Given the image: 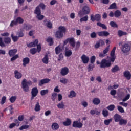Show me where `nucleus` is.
Returning a JSON list of instances; mask_svg holds the SVG:
<instances>
[{"mask_svg":"<svg viewBox=\"0 0 131 131\" xmlns=\"http://www.w3.org/2000/svg\"><path fill=\"white\" fill-rule=\"evenodd\" d=\"M115 51H116V47H114L111 51L110 59H104L101 60L100 65V68H106L111 66V62L113 63L115 61V59H116Z\"/></svg>","mask_w":131,"mask_h":131,"instance_id":"f257e3e1","label":"nucleus"},{"mask_svg":"<svg viewBox=\"0 0 131 131\" xmlns=\"http://www.w3.org/2000/svg\"><path fill=\"white\" fill-rule=\"evenodd\" d=\"M32 85V82L30 80L27 81L26 79H24L21 82V88L25 93L29 92V85Z\"/></svg>","mask_w":131,"mask_h":131,"instance_id":"f03ea898","label":"nucleus"},{"mask_svg":"<svg viewBox=\"0 0 131 131\" xmlns=\"http://www.w3.org/2000/svg\"><path fill=\"white\" fill-rule=\"evenodd\" d=\"M59 30L57 31L55 34V36L56 38L60 39V38H62L63 37V35H64V33L66 32V28L65 27H63L62 26L59 27Z\"/></svg>","mask_w":131,"mask_h":131,"instance_id":"7ed1b4c3","label":"nucleus"},{"mask_svg":"<svg viewBox=\"0 0 131 131\" xmlns=\"http://www.w3.org/2000/svg\"><path fill=\"white\" fill-rule=\"evenodd\" d=\"M34 14L36 15V19L39 20V21H41L45 18V15H41V10L39 7H36L34 10Z\"/></svg>","mask_w":131,"mask_h":131,"instance_id":"20e7f679","label":"nucleus"},{"mask_svg":"<svg viewBox=\"0 0 131 131\" xmlns=\"http://www.w3.org/2000/svg\"><path fill=\"white\" fill-rule=\"evenodd\" d=\"M69 43L70 46L72 48H75V39L73 37L68 38L63 41V46H66L67 43Z\"/></svg>","mask_w":131,"mask_h":131,"instance_id":"39448f33","label":"nucleus"},{"mask_svg":"<svg viewBox=\"0 0 131 131\" xmlns=\"http://www.w3.org/2000/svg\"><path fill=\"white\" fill-rule=\"evenodd\" d=\"M11 43V38L9 37H6L4 38V41H3V38L0 37V47L5 48L6 45H10Z\"/></svg>","mask_w":131,"mask_h":131,"instance_id":"423d86ee","label":"nucleus"},{"mask_svg":"<svg viewBox=\"0 0 131 131\" xmlns=\"http://www.w3.org/2000/svg\"><path fill=\"white\" fill-rule=\"evenodd\" d=\"M31 94V100L32 101V100L38 95V89H37V87H34L32 89Z\"/></svg>","mask_w":131,"mask_h":131,"instance_id":"0eeeda50","label":"nucleus"},{"mask_svg":"<svg viewBox=\"0 0 131 131\" xmlns=\"http://www.w3.org/2000/svg\"><path fill=\"white\" fill-rule=\"evenodd\" d=\"M90 7L88 6H83L82 9V12L79 13V15H80V17L82 16V15H88L90 14Z\"/></svg>","mask_w":131,"mask_h":131,"instance_id":"6e6552de","label":"nucleus"},{"mask_svg":"<svg viewBox=\"0 0 131 131\" xmlns=\"http://www.w3.org/2000/svg\"><path fill=\"white\" fill-rule=\"evenodd\" d=\"M121 51L124 54H127L130 51V46L128 43H125L122 45Z\"/></svg>","mask_w":131,"mask_h":131,"instance_id":"1a4fd4ad","label":"nucleus"},{"mask_svg":"<svg viewBox=\"0 0 131 131\" xmlns=\"http://www.w3.org/2000/svg\"><path fill=\"white\" fill-rule=\"evenodd\" d=\"M91 20L92 22H95V21L99 22V21H101V15L99 14H96L95 16L91 14Z\"/></svg>","mask_w":131,"mask_h":131,"instance_id":"9d476101","label":"nucleus"},{"mask_svg":"<svg viewBox=\"0 0 131 131\" xmlns=\"http://www.w3.org/2000/svg\"><path fill=\"white\" fill-rule=\"evenodd\" d=\"M72 126L77 128H81L83 126V124L78 121H74L73 122Z\"/></svg>","mask_w":131,"mask_h":131,"instance_id":"9b49d317","label":"nucleus"},{"mask_svg":"<svg viewBox=\"0 0 131 131\" xmlns=\"http://www.w3.org/2000/svg\"><path fill=\"white\" fill-rule=\"evenodd\" d=\"M69 73V69L67 67L62 68L60 71V74L62 76H66Z\"/></svg>","mask_w":131,"mask_h":131,"instance_id":"f8f14e48","label":"nucleus"},{"mask_svg":"<svg viewBox=\"0 0 131 131\" xmlns=\"http://www.w3.org/2000/svg\"><path fill=\"white\" fill-rule=\"evenodd\" d=\"M50 81H51V79H50L49 78L42 79L39 81L38 85L39 86H42V85H43V84L49 83V82H50Z\"/></svg>","mask_w":131,"mask_h":131,"instance_id":"ddd939ff","label":"nucleus"},{"mask_svg":"<svg viewBox=\"0 0 131 131\" xmlns=\"http://www.w3.org/2000/svg\"><path fill=\"white\" fill-rule=\"evenodd\" d=\"M81 59L83 64H88L89 61H90V58L88 56H86L85 54H83L81 57Z\"/></svg>","mask_w":131,"mask_h":131,"instance_id":"4468645a","label":"nucleus"},{"mask_svg":"<svg viewBox=\"0 0 131 131\" xmlns=\"http://www.w3.org/2000/svg\"><path fill=\"white\" fill-rule=\"evenodd\" d=\"M123 76L125 77L127 80H130L131 79V74L130 72L128 70H126L123 73Z\"/></svg>","mask_w":131,"mask_h":131,"instance_id":"2eb2a0df","label":"nucleus"},{"mask_svg":"<svg viewBox=\"0 0 131 131\" xmlns=\"http://www.w3.org/2000/svg\"><path fill=\"white\" fill-rule=\"evenodd\" d=\"M104 46V40L100 39L99 41L96 42V43L95 45V49H99L100 47H103Z\"/></svg>","mask_w":131,"mask_h":131,"instance_id":"dca6fc26","label":"nucleus"},{"mask_svg":"<svg viewBox=\"0 0 131 131\" xmlns=\"http://www.w3.org/2000/svg\"><path fill=\"white\" fill-rule=\"evenodd\" d=\"M44 25L45 26H47L48 28H49L50 29H51V28H53V25L52 24V23L50 21V20H48V19H45L43 20Z\"/></svg>","mask_w":131,"mask_h":131,"instance_id":"f3484780","label":"nucleus"},{"mask_svg":"<svg viewBox=\"0 0 131 131\" xmlns=\"http://www.w3.org/2000/svg\"><path fill=\"white\" fill-rule=\"evenodd\" d=\"M38 45V40L35 39L33 42H31L29 44H27V46L28 48H33L36 47Z\"/></svg>","mask_w":131,"mask_h":131,"instance_id":"a211bd4d","label":"nucleus"},{"mask_svg":"<svg viewBox=\"0 0 131 131\" xmlns=\"http://www.w3.org/2000/svg\"><path fill=\"white\" fill-rule=\"evenodd\" d=\"M14 74L16 79H21V78H22V73L18 71V70H15L14 72Z\"/></svg>","mask_w":131,"mask_h":131,"instance_id":"6ab92c4d","label":"nucleus"},{"mask_svg":"<svg viewBox=\"0 0 131 131\" xmlns=\"http://www.w3.org/2000/svg\"><path fill=\"white\" fill-rule=\"evenodd\" d=\"M17 52L18 50L16 49H11L8 51V55L10 57H13V56H15L17 54Z\"/></svg>","mask_w":131,"mask_h":131,"instance_id":"aec40b11","label":"nucleus"},{"mask_svg":"<svg viewBox=\"0 0 131 131\" xmlns=\"http://www.w3.org/2000/svg\"><path fill=\"white\" fill-rule=\"evenodd\" d=\"M98 36H108L110 35V33L106 31H102L98 32Z\"/></svg>","mask_w":131,"mask_h":131,"instance_id":"412c9836","label":"nucleus"},{"mask_svg":"<svg viewBox=\"0 0 131 131\" xmlns=\"http://www.w3.org/2000/svg\"><path fill=\"white\" fill-rule=\"evenodd\" d=\"M121 118L122 117L120 116V115L118 114H116L114 116V119L115 120V122H119Z\"/></svg>","mask_w":131,"mask_h":131,"instance_id":"4be33fe9","label":"nucleus"},{"mask_svg":"<svg viewBox=\"0 0 131 131\" xmlns=\"http://www.w3.org/2000/svg\"><path fill=\"white\" fill-rule=\"evenodd\" d=\"M30 62V59L28 57H25L23 59V66L24 67H26V66Z\"/></svg>","mask_w":131,"mask_h":131,"instance_id":"5701e85b","label":"nucleus"},{"mask_svg":"<svg viewBox=\"0 0 131 131\" xmlns=\"http://www.w3.org/2000/svg\"><path fill=\"white\" fill-rule=\"evenodd\" d=\"M63 125L64 126H69L71 125V119L67 118L66 121L62 122Z\"/></svg>","mask_w":131,"mask_h":131,"instance_id":"b1692460","label":"nucleus"},{"mask_svg":"<svg viewBox=\"0 0 131 131\" xmlns=\"http://www.w3.org/2000/svg\"><path fill=\"white\" fill-rule=\"evenodd\" d=\"M72 55V51L71 50L67 48H66L65 49V56L66 57H70Z\"/></svg>","mask_w":131,"mask_h":131,"instance_id":"393cba45","label":"nucleus"},{"mask_svg":"<svg viewBox=\"0 0 131 131\" xmlns=\"http://www.w3.org/2000/svg\"><path fill=\"white\" fill-rule=\"evenodd\" d=\"M55 54L56 55H59L63 50L61 48V46L59 45L57 47H56L55 49Z\"/></svg>","mask_w":131,"mask_h":131,"instance_id":"a878e982","label":"nucleus"},{"mask_svg":"<svg viewBox=\"0 0 131 131\" xmlns=\"http://www.w3.org/2000/svg\"><path fill=\"white\" fill-rule=\"evenodd\" d=\"M117 33L119 37H121V36H123V35H127L126 32H124L121 30H119Z\"/></svg>","mask_w":131,"mask_h":131,"instance_id":"bb28decb","label":"nucleus"},{"mask_svg":"<svg viewBox=\"0 0 131 131\" xmlns=\"http://www.w3.org/2000/svg\"><path fill=\"white\" fill-rule=\"evenodd\" d=\"M108 9L110 10H117L118 8L117 7V5H116V3H112L108 7Z\"/></svg>","mask_w":131,"mask_h":131,"instance_id":"cd10ccee","label":"nucleus"},{"mask_svg":"<svg viewBox=\"0 0 131 131\" xmlns=\"http://www.w3.org/2000/svg\"><path fill=\"white\" fill-rule=\"evenodd\" d=\"M42 61L44 64H48L49 63V56L48 54H46L42 59Z\"/></svg>","mask_w":131,"mask_h":131,"instance_id":"c85d7f7f","label":"nucleus"},{"mask_svg":"<svg viewBox=\"0 0 131 131\" xmlns=\"http://www.w3.org/2000/svg\"><path fill=\"white\" fill-rule=\"evenodd\" d=\"M92 103L94 104V105H99V104L101 103V100L98 98H95L93 99Z\"/></svg>","mask_w":131,"mask_h":131,"instance_id":"c756f323","label":"nucleus"},{"mask_svg":"<svg viewBox=\"0 0 131 131\" xmlns=\"http://www.w3.org/2000/svg\"><path fill=\"white\" fill-rule=\"evenodd\" d=\"M51 128L53 130H57V129H59V124L57 123H53L51 126Z\"/></svg>","mask_w":131,"mask_h":131,"instance_id":"7c9ffc66","label":"nucleus"},{"mask_svg":"<svg viewBox=\"0 0 131 131\" xmlns=\"http://www.w3.org/2000/svg\"><path fill=\"white\" fill-rule=\"evenodd\" d=\"M46 41L49 43V46L52 47L54 45V40L52 37H48L46 40Z\"/></svg>","mask_w":131,"mask_h":131,"instance_id":"2f4dec72","label":"nucleus"},{"mask_svg":"<svg viewBox=\"0 0 131 131\" xmlns=\"http://www.w3.org/2000/svg\"><path fill=\"white\" fill-rule=\"evenodd\" d=\"M120 69L118 66H115L112 69L111 71L113 73H115V72H117V71H119Z\"/></svg>","mask_w":131,"mask_h":131,"instance_id":"473e14b6","label":"nucleus"},{"mask_svg":"<svg viewBox=\"0 0 131 131\" xmlns=\"http://www.w3.org/2000/svg\"><path fill=\"white\" fill-rule=\"evenodd\" d=\"M97 26H99V27H101L102 29H104L105 30H107V26L106 25L104 24H102L101 22L97 23Z\"/></svg>","mask_w":131,"mask_h":131,"instance_id":"72a5a7b5","label":"nucleus"},{"mask_svg":"<svg viewBox=\"0 0 131 131\" xmlns=\"http://www.w3.org/2000/svg\"><path fill=\"white\" fill-rule=\"evenodd\" d=\"M24 28L26 30H30L32 28V25L29 24H26L24 26Z\"/></svg>","mask_w":131,"mask_h":131,"instance_id":"f704fd0d","label":"nucleus"},{"mask_svg":"<svg viewBox=\"0 0 131 131\" xmlns=\"http://www.w3.org/2000/svg\"><path fill=\"white\" fill-rule=\"evenodd\" d=\"M15 20L17 24H23L24 23V19H23V18H22L21 17H17Z\"/></svg>","mask_w":131,"mask_h":131,"instance_id":"c9c22d12","label":"nucleus"},{"mask_svg":"<svg viewBox=\"0 0 131 131\" xmlns=\"http://www.w3.org/2000/svg\"><path fill=\"white\" fill-rule=\"evenodd\" d=\"M57 108H58V109H65V104H64V102L62 101L59 103L57 104Z\"/></svg>","mask_w":131,"mask_h":131,"instance_id":"e433bc0d","label":"nucleus"},{"mask_svg":"<svg viewBox=\"0 0 131 131\" xmlns=\"http://www.w3.org/2000/svg\"><path fill=\"white\" fill-rule=\"evenodd\" d=\"M120 16H121V12L120 11V10H116L114 12V17H115V18H118V17H120Z\"/></svg>","mask_w":131,"mask_h":131,"instance_id":"4c0bfd02","label":"nucleus"},{"mask_svg":"<svg viewBox=\"0 0 131 131\" xmlns=\"http://www.w3.org/2000/svg\"><path fill=\"white\" fill-rule=\"evenodd\" d=\"M76 97V93L73 90L71 91L70 94L68 95L69 98H75Z\"/></svg>","mask_w":131,"mask_h":131,"instance_id":"58836bf2","label":"nucleus"},{"mask_svg":"<svg viewBox=\"0 0 131 131\" xmlns=\"http://www.w3.org/2000/svg\"><path fill=\"white\" fill-rule=\"evenodd\" d=\"M60 82L63 83V84H66L67 83H68V79L65 77H62L60 79Z\"/></svg>","mask_w":131,"mask_h":131,"instance_id":"ea45409f","label":"nucleus"},{"mask_svg":"<svg viewBox=\"0 0 131 131\" xmlns=\"http://www.w3.org/2000/svg\"><path fill=\"white\" fill-rule=\"evenodd\" d=\"M119 122L120 125H125L127 123V120H124L121 118Z\"/></svg>","mask_w":131,"mask_h":131,"instance_id":"a19ab883","label":"nucleus"},{"mask_svg":"<svg viewBox=\"0 0 131 131\" xmlns=\"http://www.w3.org/2000/svg\"><path fill=\"white\" fill-rule=\"evenodd\" d=\"M34 110L35 111H36V112H38V111H40V105H39V102H37L35 106Z\"/></svg>","mask_w":131,"mask_h":131,"instance_id":"79ce46f5","label":"nucleus"},{"mask_svg":"<svg viewBox=\"0 0 131 131\" xmlns=\"http://www.w3.org/2000/svg\"><path fill=\"white\" fill-rule=\"evenodd\" d=\"M102 115L104 117H107L109 115V112L106 109H103L102 110Z\"/></svg>","mask_w":131,"mask_h":131,"instance_id":"37998d69","label":"nucleus"},{"mask_svg":"<svg viewBox=\"0 0 131 131\" xmlns=\"http://www.w3.org/2000/svg\"><path fill=\"white\" fill-rule=\"evenodd\" d=\"M11 38L12 40H13L14 42H16L18 41V40L19 39V37L17 36H14L13 34H12L11 35Z\"/></svg>","mask_w":131,"mask_h":131,"instance_id":"c03bdc74","label":"nucleus"},{"mask_svg":"<svg viewBox=\"0 0 131 131\" xmlns=\"http://www.w3.org/2000/svg\"><path fill=\"white\" fill-rule=\"evenodd\" d=\"M40 93L41 96H45V95L49 94V90L48 89L42 90L40 91Z\"/></svg>","mask_w":131,"mask_h":131,"instance_id":"a18cd8bd","label":"nucleus"},{"mask_svg":"<svg viewBox=\"0 0 131 131\" xmlns=\"http://www.w3.org/2000/svg\"><path fill=\"white\" fill-rule=\"evenodd\" d=\"M57 95H58V94L56 93H53L51 94V99L53 101V102H55V101H56V98H57Z\"/></svg>","mask_w":131,"mask_h":131,"instance_id":"49530a36","label":"nucleus"},{"mask_svg":"<svg viewBox=\"0 0 131 131\" xmlns=\"http://www.w3.org/2000/svg\"><path fill=\"white\" fill-rule=\"evenodd\" d=\"M106 109L110 111H113V110L115 109V105H114V104H111L106 107Z\"/></svg>","mask_w":131,"mask_h":131,"instance_id":"de8ad7c7","label":"nucleus"},{"mask_svg":"<svg viewBox=\"0 0 131 131\" xmlns=\"http://www.w3.org/2000/svg\"><path fill=\"white\" fill-rule=\"evenodd\" d=\"M94 67H95V64L94 63H91L89 64L88 66V72H90V71H93V69H94Z\"/></svg>","mask_w":131,"mask_h":131,"instance_id":"09e8293b","label":"nucleus"},{"mask_svg":"<svg viewBox=\"0 0 131 131\" xmlns=\"http://www.w3.org/2000/svg\"><path fill=\"white\" fill-rule=\"evenodd\" d=\"M37 53V49L36 48H32L30 50V53L32 55H35Z\"/></svg>","mask_w":131,"mask_h":131,"instance_id":"8fccbe9b","label":"nucleus"},{"mask_svg":"<svg viewBox=\"0 0 131 131\" xmlns=\"http://www.w3.org/2000/svg\"><path fill=\"white\" fill-rule=\"evenodd\" d=\"M110 25H111V27H113L114 28H117L118 27V25H117V24L115 23V21H111L110 23Z\"/></svg>","mask_w":131,"mask_h":131,"instance_id":"3c124183","label":"nucleus"},{"mask_svg":"<svg viewBox=\"0 0 131 131\" xmlns=\"http://www.w3.org/2000/svg\"><path fill=\"white\" fill-rule=\"evenodd\" d=\"M89 20V16L86 15L83 17H82L80 19V22H86Z\"/></svg>","mask_w":131,"mask_h":131,"instance_id":"603ef678","label":"nucleus"},{"mask_svg":"<svg viewBox=\"0 0 131 131\" xmlns=\"http://www.w3.org/2000/svg\"><path fill=\"white\" fill-rule=\"evenodd\" d=\"M111 122H112V118H111L110 119H106L104 121V124L105 125H109Z\"/></svg>","mask_w":131,"mask_h":131,"instance_id":"864d4df0","label":"nucleus"},{"mask_svg":"<svg viewBox=\"0 0 131 131\" xmlns=\"http://www.w3.org/2000/svg\"><path fill=\"white\" fill-rule=\"evenodd\" d=\"M15 25H18V23H17V21L15 20H13L11 21L10 24V27H14Z\"/></svg>","mask_w":131,"mask_h":131,"instance_id":"5fc2aeb1","label":"nucleus"},{"mask_svg":"<svg viewBox=\"0 0 131 131\" xmlns=\"http://www.w3.org/2000/svg\"><path fill=\"white\" fill-rule=\"evenodd\" d=\"M17 100V96H12L11 98L9 99V101L10 102L12 103H15V101Z\"/></svg>","mask_w":131,"mask_h":131,"instance_id":"6e6d98bb","label":"nucleus"},{"mask_svg":"<svg viewBox=\"0 0 131 131\" xmlns=\"http://www.w3.org/2000/svg\"><path fill=\"white\" fill-rule=\"evenodd\" d=\"M29 128L28 125H23L21 127L19 128V130H23V129H27Z\"/></svg>","mask_w":131,"mask_h":131,"instance_id":"4d7b16f0","label":"nucleus"},{"mask_svg":"<svg viewBox=\"0 0 131 131\" xmlns=\"http://www.w3.org/2000/svg\"><path fill=\"white\" fill-rule=\"evenodd\" d=\"M96 61V56L94 55H93L90 58V63L91 64H94Z\"/></svg>","mask_w":131,"mask_h":131,"instance_id":"13d9d810","label":"nucleus"},{"mask_svg":"<svg viewBox=\"0 0 131 131\" xmlns=\"http://www.w3.org/2000/svg\"><path fill=\"white\" fill-rule=\"evenodd\" d=\"M12 57V58H11L10 59V61L11 62H13V61H15V60H17V59H18V58H19V55L16 54L15 55H14Z\"/></svg>","mask_w":131,"mask_h":131,"instance_id":"bf43d9fd","label":"nucleus"},{"mask_svg":"<svg viewBox=\"0 0 131 131\" xmlns=\"http://www.w3.org/2000/svg\"><path fill=\"white\" fill-rule=\"evenodd\" d=\"M110 49V45H108L103 51V53L106 55V54H107L108 52H109Z\"/></svg>","mask_w":131,"mask_h":131,"instance_id":"052dcab7","label":"nucleus"},{"mask_svg":"<svg viewBox=\"0 0 131 131\" xmlns=\"http://www.w3.org/2000/svg\"><path fill=\"white\" fill-rule=\"evenodd\" d=\"M6 100H7V97H6V96H3L1 99V104L4 105V104L6 103Z\"/></svg>","mask_w":131,"mask_h":131,"instance_id":"680f3d73","label":"nucleus"},{"mask_svg":"<svg viewBox=\"0 0 131 131\" xmlns=\"http://www.w3.org/2000/svg\"><path fill=\"white\" fill-rule=\"evenodd\" d=\"M90 37L91 38H97V33L95 32H93L90 34Z\"/></svg>","mask_w":131,"mask_h":131,"instance_id":"e2e57ef3","label":"nucleus"},{"mask_svg":"<svg viewBox=\"0 0 131 131\" xmlns=\"http://www.w3.org/2000/svg\"><path fill=\"white\" fill-rule=\"evenodd\" d=\"M36 47H37V53H40V52L41 51V45L37 44Z\"/></svg>","mask_w":131,"mask_h":131,"instance_id":"0e129e2a","label":"nucleus"},{"mask_svg":"<svg viewBox=\"0 0 131 131\" xmlns=\"http://www.w3.org/2000/svg\"><path fill=\"white\" fill-rule=\"evenodd\" d=\"M129 98H130V94H127L124 99H123V102H126L127 100H129Z\"/></svg>","mask_w":131,"mask_h":131,"instance_id":"69168bd1","label":"nucleus"},{"mask_svg":"<svg viewBox=\"0 0 131 131\" xmlns=\"http://www.w3.org/2000/svg\"><path fill=\"white\" fill-rule=\"evenodd\" d=\"M37 7H39V9H40V8H41L42 10H45V9H46V5H45L43 3H40Z\"/></svg>","mask_w":131,"mask_h":131,"instance_id":"338daca9","label":"nucleus"},{"mask_svg":"<svg viewBox=\"0 0 131 131\" xmlns=\"http://www.w3.org/2000/svg\"><path fill=\"white\" fill-rule=\"evenodd\" d=\"M118 110L121 113H124V109H123V108L121 106H118Z\"/></svg>","mask_w":131,"mask_h":131,"instance_id":"774afa93","label":"nucleus"}]
</instances>
